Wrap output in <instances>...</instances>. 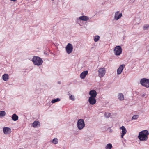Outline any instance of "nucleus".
<instances>
[{
  "label": "nucleus",
  "instance_id": "1",
  "mask_svg": "<svg viewBox=\"0 0 149 149\" xmlns=\"http://www.w3.org/2000/svg\"><path fill=\"white\" fill-rule=\"evenodd\" d=\"M149 135V132L147 130H145L139 133L138 137L140 141H145L148 140Z\"/></svg>",
  "mask_w": 149,
  "mask_h": 149
},
{
  "label": "nucleus",
  "instance_id": "2",
  "mask_svg": "<svg viewBox=\"0 0 149 149\" xmlns=\"http://www.w3.org/2000/svg\"><path fill=\"white\" fill-rule=\"evenodd\" d=\"M32 61L35 65L37 66L41 65L43 63V61L41 58L36 56L33 57Z\"/></svg>",
  "mask_w": 149,
  "mask_h": 149
},
{
  "label": "nucleus",
  "instance_id": "3",
  "mask_svg": "<svg viewBox=\"0 0 149 149\" xmlns=\"http://www.w3.org/2000/svg\"><path fill=\"white\" fill-rule=\"evenodd\" d=\"M140 83L143 86L147 88H149V79L145 78L141 79Z\"/></svg>",
  "mask_w": 149,
  "mask_h": 149
},
{
  "label": "nucleus",
  "instance_id": "4",
  "mask_svg": "<svg viewBox=\"0 0 149 149\" xmlns=\"http://www.w3.org/2000/svg\"><path fill=\"white\" fill-rule=\"evenodd\" d=\"M77 126L79 130L83 129L85 127V124L84 120L82 119H79L77 122Z\"/></svg>",
  "mask_w": 149,
  "mask_h": 149
},
{
  "label": "nucleus",
  "instance_id": "5",
  "mask_svg": "<svg viewBox=\"0 0 149 149\" xmlns=\"http://www.w3.org/2000/svg\"><path fill=\"white\" fill-rule=\"evenodd\" d=\"M122 49L121 47L118 45L115 47L113 50V52L116 56H120L122 53Z\"/></svg>",
  "mask_w": 149,
  "mask_h": 149
},
{
  "label": "nucleus",
  "instance_id": "6",
  "mask_svg": "<svg viewBox=\"0 0 149 149\" xmlns=\"http://www.w3.org/2000/svg\"><path fill=\"white\" fill-rule=\"evenodd\" d=\"M98 76L100 78L103 77L106 73V69L104 68H99L97 70Z\"/></svg>",
  "mask_w": 149,
  "mask_h": 149
},
{
  "label": "nucleus",
  "instance_id": "7",
  "mask_svg": "<svg viewBox=\"0 0 149 149\" xmlns=\"http://www.w3.org/2000/svg\"><path fill=\"white\" fill-rule=\"evenodd\" d=\"M89 17L86 16H81L77 18L76 19V22L77 23L79 24L80 26L81 25L80 24L81 20L83 21H87L89 19Z\"/></svg>",
  "mask_w": 149,
  "mask_h": 149
},
{
  "label": "nucleus",
  "instance_id": "8",
  "mask_svg": "<svg viewBox=\"0 0 149 149\" xmlns=\"http://www.w3.org/2000/svg\"><path fill=\"white\" fill-rule=\"evenodd\" d=\"M122 16V13L119 11H117L114 13V19L118 20Z\"/></svg>",
  "mask_w": 149,
  "mask_h": 149
},
{
  "label": "nucleus",
  "instance_id": "9",
  "mask_svg": "<svg viewBox=\"0 0 149 149\" xmlns=\"http://www.w3.org/2000/svg\"><path fill=\"white\" fill-rule=\"evenodd\" d=\"M73 47L72 45L70 43H68L65 47V49L67 53L68 54L71 53L73 51Z\"/></svg>",
  "mask_w": 149,
  "mask_h": 149
},
{
  "label": "nucleus",
  "instance_id": "10",
  "mask_svg": "<svg viewBox=\"0 0 149 149\" xmlns=\"http://www.w3.org/2000/svg\"><path fill=\"white\" fill-rule=\"evenodd\" d=\"M3 131L4 134L5 135H9L11 132L10 128L8 127H4L3 128Z\"/></svg>",
  "mask_w": 149,
  "mask_h": 149
},
{
  "label": "nucleus",
  "instance_id": "11",
  "mask_svg": "<svg viewBox=\"0 0 149 149\" xmlns=\"http://www.w3.org/2000/svg\"><path fill=\"white\" fill-rule=\"evenodd\" d=\"M90 95L89 97L95 98L97 95V93L96 91L94 90H91L89 93Z\"/></svg>",
  "mask_w": 149,
  "mask_h": 149
},
{
  "label": "nucleus",
  "instance_id": "12",
  "mask_svg": "<svg viewBox=\"0 0 149 149\" xmlns=\"http://www.w3.org/2000/svg\"><path fill=\"white\" fill-rule=\"evenodd\" d=\"M119 129L122 130L121 137V138H123L124 136L126 134L127 131L125 127L123 126L120 127Z\"/></svg>",
  "mask_w": 149,
  "mask_h": 149
},
{
  "label": "nucleus",
  "instance_id": "13",
  "mask_svg": "<svg viewBox=\"0 0 149 149\" xmlns=\"http://www.w3.org/2000/svg\"><path fill=\"white\" fill-rule=\"evenodd\" d=\"M88 101L90 104L93 105L96 103V100L95 98L89 97Z\"/></svg>",
  "mask_w": 149,
  "mask_h": 149
},
{
  "label": "nucleus",
  "instance_id": "14",
  "mask_svg": "<svg viewBox=\"0 0 149 149\" xmlns=\"http://www.w3.org/2000/svg\"><path fill=\"white\" fill-rule=\"evenodd\" d=\"M125 65L124 64H122L120 65L119 68L117 70V74H120L123 71L124 68H125Z\"/></svg>",
  "mask_w": 149,
  "mask_h": 149
},
{
  "label": "nucleus",
  "instance_id": "15",
  "mask_svg": "<svg viewBox=\"0 0 149 149\" xmlns=\"http://www.w3.org/2000/svg\"><path fill=\"white\" fill-rule=\"evenodd\" d=\"M32 126L34 128L38 127L40 126V123L38 121H34L32 123Z\"/></svg>",
  "mask_w": 149,
  "mask_h": 149
},
{
  "label": "nucleus",
  "instance_id": "16",
  "mask_svg": "<svg viewBox=\"0 0 149 149\" xmlns=\"http://www.w3.org/2000/svg\"><path fill=\"white\" fill-rule=\"evenodd\" d=\"M88 74V71L87 70L83 72L80 74V77L81 79H84L85 78L86 76Z\"/></svg>",
  "mask_w": 149,
  "mask_h": 149
},
{
  "label": "nucleus",
  "instance_id": "17",
  "mask_svg": "<svg viewBox=\"0 0 149 149\" xmlns=\"http://www.w3.org/2000/svg\"><path fill=\"white\" fill-rule=\"evenodd\" d=\"M118 99L120 101H122L124 99V95L122 93H119L117 95Z\"/></svg>",
  "mask_w": 149,
  "mask_h": 149
},
{
  "label": "nucleus",
  "instance_id": "18",
  "mask_svg": "<svg viewBox=\"0 0 149 149\" xmlns=\"http://www.w3.org/2000/svg\"><path fill=\"white\" fill-rule=\"evenodd\" d=\"M50 142L53 144L56 145L58 143V140L57 138H54L53 139H51L50 141Z\"/></svg>",
  "mask_w": 149,
  "mask_h": 149
},
{
  "label": "nucleus",
  "instance_id": "19",
  "mask_svg": "<svg viewBox=\"0 0 149 149\" xmlns=\"http://www.w3.org/2000/svg\"><path fill=\"white\" fill-rule=\"evenodd\" d=\"M12 120L15 121L17 120L18 119V116L16 114H13L11 117Z\"/></svg>",
  "mask_w": 149,
  "mask_h": 149
},
{
  "label": "nucleus",
  "instance_id": "20",
  "mask_svg": "<svg viewBox=\"0 0 149 149\" xmlns=\"http://www.w3.org/2000/svg\"><path fill=\"white\" fill-rule=\"evenodd\" d=\"M3 80L5 81H7L8 79V74H5L2 76Z\"/></svg>",
  "mask_w": 149,
  "mask_h": 149
},
{
  "label": "nucleus",
  "instance_id": "21",
  "mask_svg": "<svg viewBox=\"0 0 149 149\" xmlns=\"http://www.w3.org/2000/svg\"><path fill=\"white\" fill-rule=\"evenodd\" d=\"M61 99L59 98H57L53 99L51 101L52 104L55 103L57 102H59L60 101Z\"/></svg>",
  "mask_w": 149,
  "mask_h": 149
},
{
  "label": "nucleus",
  "instance_id": "22",
  "mask_svg": "<svg viewBox=\"0 0 149 149\" xmlns=\"http://www.w3.org/2000/svg\"><path fill=\"white\" fill-rule=\"evenodd\" d=\"M6 115V112L4 111H0V118Z\"/></svg>",
  "mask_w": 149,
  "mask_h": 149
},
{
  "label": "nucleus",
  "instance_id": "23",
  "mask_svg": "<svg viewBox=\"0 0 149 149\" xmlns=\"http://www.w3.org/2000/svg\"><path fill=\"white\" fill-rule=\"evenodd\" d=\"M112 147V145L111 143H108L106 145L105 148V149H111Z\"/></svg>",
  "mask_w": 149,
  "mask_h": 149
},
{
  "label": "nucleus",
  "instance_id": "24",
  "mask_svg": "<svg viewBox=\"0 0 149 149\" xmlns=\"http://www.w3.org/2000/svg\"><path fill=\"white\" fill-rule=\"evenodd\" d=\"M149 28V24H145L143 26V29L144 30H148Z\"/></svg>",
  "mask_w": 149,
  "mask_h": 149
},
{
  "label": "nucleus",
  "instance_id": "25",
  "mask_svg": "<svg viewBox=\"0 0 149 149\" xmlns=\"http://www.w3.org/2000/svg\"><path fill=\"white\" fill-rule=\"evenodd\" d=\"M100 37L98 35H96L94 37V40L95 42H97L100 39Z\"/></svg>",
  "mask_w": 149,
  "mask_h": 149
},
{
  "label": "nucleus",
  "instance_id": "26",
  "mask_svg": "<svg viewBox=\"0 0 149 149\" xmlns=\"http://www.w3.org/2000/svg\"><path fill=\"white\" fill-rule=\"evenodd\" d=\"M68 95H70L69 97V98L70 100H71L72 101H74L75 100L74 96L72 95H70V93H68Z\"/></svg>",
  "mask_w": 149,
  "mask_h": 149
},
{
  "label": "nucleus",
  "instance_id": "27",
  "mask_svg": "<svg viewBox=\"0 0 149 149\" xmlns=\"http://www.w3.org/2000/svg\"><path fill=\"white\" fill-rule=\"evenodd\" d=\"M111 115V114L108 112H105L104 114V116L107 118H109Z\"/></svg>",
  "mask_w": 149,
  "mask_h": 149
},
{
  "label": "nucleus",
  "instance_id": "28",
  "mask_svg": "<svg viewBox=\"0 0 149 149\" xmlns=\"http://www.w3.org/2000/svg\"><path fill=\"white\" fill-rule=\"evenodd\" d=\"M139 118V116L137 115H135L133 116L132 118V120H135Z\"/></svg>",
  "mask_w": 149,
  "mask_h": 149
},
{
  "label": "nucleus",
  "instance_id": "29",
  "mask_svg": "<svg viewBox=\"0 0 149 149\" xmlns=\"http://www.w3.org/2000/svg\"><path fill=\"white\" fill-rule=\"evenodd\" d=\"M140 19L139 18H136L135 19V21L136 22L135 23V24H138L140 23Z\"/></svg>",
  "mask_w": 149,
  "mask_h": 149
},
{
  "label": "nucleus",
  "instance_id": "30",
  "mask_svg": "<svg viewBox=\"0 0 149 149\" xmlns=\"http://www.w3.org/2000/svg\"><path fill=\"white\" fill-rule=\"evenodd\" d=\"M146 93H143L141 94V96L142 97H144L146 96Z\"/></svg>",
  "mask_w": 149,
  "mask_h": 149
},
{
  "label": "nucleus",
  "instance_id": "31",
  "mask_svg": "<svg viewBox=\"0 0 149 149\" xmlns=\"http://www.w3.org/2000/svg\"><path fill=\"white\" fill-rule=\"evenodd\" d=\"M11 1L15 2V1L16 0H10Z\"/></svg>",
  "mask_w": 149,
  "mask_h": 149
},
{
  "label": "nucleus",
  "instance_id": "32",
  "mask_svg": "<svg viewBox=\"0 0 149 149\" xmlns=\"http://www.w3.org/2000/svg\"><path fill=\"white\" fill-rule=\"evenodd\" d=\"M58 84H61V82H60V81H58Z\"/></svg>",
  "mask_w": 149,
  "mask_h": 149
}]
</instances>
